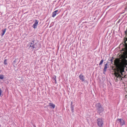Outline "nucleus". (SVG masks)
<instances>
[{"instance_id":"obj_9","label":"nucleus","mask_w":127,"mask_h":127,"mask_svg":"<svg viewBox=\"0 0 127 127\" xmlns=\"http://www.w3.org/2000/svg\"><path fill=\"white\" fill-rule=\"evenodd\" d=\"M49 105L50 106H51L53 109H54L55 107V105L53 103H49Z\"/></svg>"},{"instance_id":"obj_17","label":"nucleus","mask_w":127,"mask_h":127,"mask_svg":"<svg viewBox=\"0 0 127 127\" xmlns=\"http://www.w3.org/2000/svg\"><path fill=\"white\" fill-rule=\"evenodd\" d=\"M107 66V63L106 64H105V66Z\"/></svg>"},{"instance_id":"obj_13","label":"nucleus","mask_w":127,"mask_h":127,"mask_svg":"<svg viewBox=\"0 0 127 127\" xmlns=\"http://www.w3.org/2000/svg\"><path fill=\"white\" fill-rule=\"evenodd\" d=\"M7 60L6 59H5L4 61V64H5L6 65L7 64L6 62Z\"/></svg>"},{"instance_id":"obj_12","label":"nucleus","mask_w":127,"mask_h":127,"mask_svg":"<svg viewBox=\"0 0 127 127\" xmlns=\"http://www.w3.org/2000/svg\"><path fill=\"white\" fill-rule=\"evenodd\" d=\"M103 59L101 60L99 63V65H101L103 63Z\"/></svg>"},{"instance_id":"obj_8","label":"nucleus","mask_w":127,"mask_h":127,"mask_svg":"<svg viewBox=\"0 0 127 127\" xmlns=\"http://www.w3.org/2000/svg\"><path fill=\"white\" fill-rule=\"evenodd\" d=\"M58 11V10H56L53 12L52 17H54L56 15V13Z\"/></svg>"},{"instance_id":"obj_15","label":"nucleus","mask_w":127,"mask_h":127,"mask_svg":"<svg viewBox=\"0 0 127 127\" xmlns=\"http://www.w3.org/2000/svg\"><path fill=\"white\" fill-rule=\"evenodd\" d=\"M72 111V112H73V107H71Z\"/></svg>"},{"instance_id":"obj_6","label":"nucleus","mask_w":127,"mask_h":127,"mask_svg":"<svg viewBox=\"0 0 127 127\" xmlns=\"http://www.w3.org/2000/svg\"><path fill=\"white\" fill-rule=\"evenodd\" d=\"M80 79L82 82L85 81V77L82 74H81L79 76Z\"/></svg>"},{"instance_id":"obj_4","label":"nucleus","mask_w":127,"mask_h":127,"mask_svg":"<svg viewBox=\"0 0 127 127\" xmlns=\"http://www.w3.org/2000/svg\"><path fill=\"white\" fill-rule=\"evenodd\" d=\"M97 124L99 127H103V122L101 119L99 118L97 120Z\"/></svg>"},{"instance_id":"obj_5","label":"nucleus","mask_w":127,"mask_h":127,"mask_svg":"<svg viewBox=\"0 0 127 127\" xmlns=\"http://www.w3.org/2000/svg\"><path fill=\"white\" fill-rule=\"evenodd\" d=\"M117 120V121H119V122L121 126H123L125 124L124 121L121 119H118Z\"/></svg>"},{"instance_id":"obj_2","label":"nucleus","mask_w":127,"mask_h":127,"mask_svg":"<svg viewBox=\"0 0 127 127\" xmlns=\"http://www.w3.org/2000/svg\"><path fill=\"white\" fill-rule=\"evenodd\" d=\"M95 106L97 110L98 113H100L103 111V108L102 107L99 103H97L96 104Z\"/></svg>"},{"instance_id":"obj_14","label":"nucleus","mask_w":127,"mask_h":127,"mask_svg":"<svg viewBox=\"0 0 127 127\" xmlns=\"http://www.w3.org/2000/svg\"><path fill=\"white\" fill-rule=\"evenodd\" d=\"M107 68V66H105L104 67V70L105 71V72L106 70V69Z\"/></svg>"},{"instance_id":"obj_3","label":"nucleus","mask_w":127,"mask_h":127,"mask_svg":"<svg viewBox=\"0 0 127 127\" xmlns=\"http://www.w3.org/2000/svg\"><path fill=\"white\" fill-rule=\"evenodd\" d=\"M38 44H36L35 42L33 41L30 43V47H32V49H37Z\"/></svg>"},{"instance_id":"obj_18","label":"nucleus","mask_w":127,"mask_h":127,"mask_svg":"<svg viewBox=\"0 0 127 127\" xmlns=\"http://www.w3.org/2000/svg\"><path fill=\"white\" fill-rule=\"evenodd\" d=\"M115 80L116 81H117L118 80V79L117 78H116V79H115Z\"/></svg>"},{"instance_id":"obj_7","label":"nucleus","mask_w":127,"mask_h":127,"mask_svg":"<svg viewBox=\"0 0 127 127\" xmlns=\"http://www.w3.org/2000/svg\"><path fill=\"white\" fill-rule=\"evenodd\" d=\"M38 24V22L37 20H34V23L32 27L34 29H35L37 27V25Z\"/></svg>"},{"instance_id":"obj_10","label":"nucleus","mask_w":127,"mask_h":127,"mask_svg":"<svg viewBox=\"0 0 127 127\" xmlns=\"http://www.w3.org/2000/svg\"><path fill=\"white\" fill-rule=\"evenodd\" d=\"M6 31V29H3L2 30V32H3V33L2 34V36H3L4 34Z\"/></svg>"},{"instance_id":"obj_11","label":"nucleus","mask_w":127,"mask_h":127,"mask_svg":"<svg viewBox=\"0 0 127 127\" xmlns=\"http://www.w3.org/2000/svg\"><path fill=\"white\" fill-rule=\"evenodd\" d=\"M4 77V76L2 74H1L0 75V79H3Z\"/></svg>"},{"instance_id":"obj_16","label":"nucleus","mask_w":127,"mask_h":127,"mask_svg":"<svg viewBox=\"0 0 127 127\" xmlns=\"http://www.w3.org/2000/svg\"><path fill=\"white\" fill-rule=\"evenodd\" d=\"M56 76H55L54 77H53V79H55V81H56Z\"/></svg>"},{"instance_id":"obj_1","label":"nucleus","mask_w":127,"mask_h":127,"mask_svg":"<svg viewBox=\"0 0 127 127\" xmlns=\"http://www.w3.org/2000/svg\"><path fill=\"white\" fill-rule=\"evenodd\" d=\"M114 64L116 66L115 75L116 78H120L122 77L120 74H122L123 71L121 64L119 60L117 59H116L114 61Z\"/></svg>"}]
</instances>
